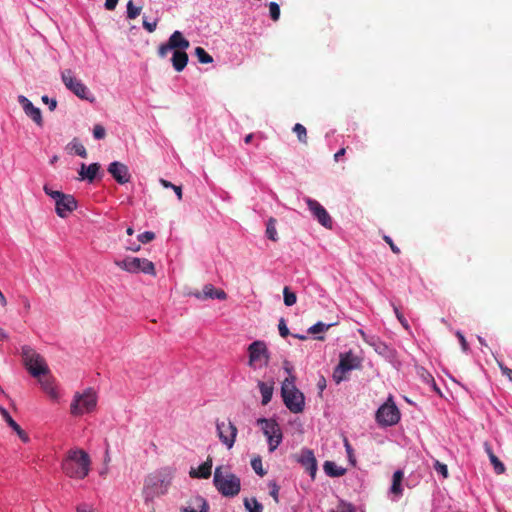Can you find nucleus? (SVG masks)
<instances>
[{"mask_svg":"<svg viewBox=\"0 0 512 512\" xmlns=\"http://www.w3.org/2000/svg\"><path fill=\"white\" fill-rule=\"evenodd\" d=\"M76 512H94V509L87 504H80L77 506Z\"/></svg>","mask_w":512,"mask_h":512,"instance_id":"55","label":"nucleus"},{"mask_svg":"<svg viewBox=\"0 0 512 512\" xmlns=\"http://www.w3.org/2000/svg\"><path fill=\"white\" fill-rule=\"evenodd\" d=\"M244 506L248 512H262L263 506L256 498H245Z\"/></svg>","mask_w":512,"mask_h":512,"instance_id":"30","label":"nucleus"},{"mask_svg":"<svg viewBox=\"0 0 512 512\" xmlns=\"http://www.w3.org/2000/svg\"><path fill=\"white\" fill-rule=\"evenodd\" d=\"M331 512H354L351 504L341 502L338 506V511L332 510Z\"/></svg>","mask_w":512,"mask_h":512,"instance_id":"49","label":"nucleus"},{"mask_svg":"<svg viewBox=\"0 0 512 512\" xmlns=\"http://www.w3.org/2000/svg\"><path fill=\"white\" fill-rule=\"evenodd\" d=\"M455 335L459 339V342H460V345L462 347V350L464 352H467L469 350V345H468V342L466 341L464 335L460 331H457L455 333Z\"/></svg>","mask_w":512,"mask_h":512,"instance_id":"48","label":"nucleus"},{"mask_svg":"<svg viewBox=\"0 0 512 512\" xmlns=\"http://www.w3.org/2000/svg\"><path fill=\"white\" fill-rule=\"evenodd\" d=\"M107 170L119 184H126L130 181L131 175L129 169L124 163L114 161L109 164Z\"/></svg>","mask_w":512,"mask_h":512,"instance_id":"15","label":"nucleus"},{"mask_svg":"<svg viewBox=\"0 0 512 512\" xmlns=\"http://www.w3.org/2000/svg\"><path fill=\"white\" fill-rule=\"evenodd\" d=\"M266 235L272 241H277L276 219L270 218L266 226Z\"/></svg>","mask_w":512,"mask_h":512,"instance_id":"33","label":"nucleus"},{"mask_svg":"<svg viewBox=\"0 0 512 512\" xmlns=\"http://www.w3.org/2000/svg\"><path fill=\"white\" fill-rule=\"evenodd\" d=\"M490 462L493 465L494 470L497 474H502L505 472V466L497 456H493L492 458H490Z\"/></svg>","mask_w":512,"mask_h":512,"instance_id":"40","label":"nucleus"},{"mask_svg":"<svg viewBox=\"0 0 512 512\" xmlns=\"http://www.w3.org/2000/svg\"><path fill=\"white\" fill-rule=\"evenodd\" d=\"M278 329H279V334L282 336V337H287L289 335V329L285 323V320L283 318L280 319L279 321V324H278Z\"/></svg>","mask_w":512,"mask_h":512,"instance_id":"46","label":"nucleus"},{"mask_svg":"<svg viewBox=\"0 0 512 512\" xmlns=\"http://www.w3.org/2000/svg\"><path fill=\"white\" fill-rule=\"evenodd\" d=\"M114 263L117 267L129 273L143 272L152 276L156 274L153 262L145 258L126 257L123 260H115Z\"/></svg>","mask_w":512,"mask_h":512,"instance_id":"7","label":"nucleus"},{"mask_svg":"<svg viewBox=\"0 0 512 512\" xmlns=\"http://www.w3.org/2000/svg\"><path fill=\"white\" fill-rule=\"evenodd\" d=\"M0 304L2 307H5L7 305V300L4 294L0 291Z\"/></svg>","mask_w":512,"mask_h":512,"instance_id":"63","label":"nucleus"},{"mask_svg":"<svg viewBox=\"0 0 512 512\" xmlns=\"http://www.w3.org/2000/svg\"><path fill=\"white\" fill-rule=\"evenodd\" d=\"M169 50H173V49H172L171 47H169V43H168V42H167V43H163V44H161V45L158 47V51H157L158 56H159L160 58H164V57H166V55H167V53H168V51H169Z\"/></svg>","mask_w":512,"mask_h":512,"instance_id":"47","label":"nucleus"},{"mask_svg":"<svg viewBox=\"0 0 512 512\" xmlns=\"http://www.w3.org/2000/svg\"><path fill=\"white\" fill-rule=\"evenodd\" d=\"M317 386H318V388H319V390H320L321 392L325 389V387H326V380H325V378H324V377H321V378L319 379V381H318V383H317Z\"/></svg>","mask_w":512,"mask_h":512,"instance_id":"59","label":"nucleus"},{"mask_svg":"<svg viewBox=\"0 0 512 512\" xmlns=\"http://www.w3.org/2000/svg\"><path fill=\"white\" fill-rule=\"evenodd\" d=\"M306 203L309 210L316 217L318 222L326 228H332V219L326 209L316 200L307 198Z\"/></svg>","mask_w":512,"mask_h":512,"instance_id":"14","label":"nucleus"},{"mask_svg":"<svg viewBox=\"0 0 512 512\" xmlns=\"http://www.w3.org/2000/svg\"><path fill=\"white\" fill-rule=\"evenodd\" d=\"M42 389L53 399L58 397V393L54 386V381L49 375V371L46 374H41L40 377H37Z\"/></svg>","mask_w":512,"mask_h":512,"instance_id":"23","label":"nucleus"},{"mask_svg":"<svg viewBox=\"0 0 512 512\" xmlns=\"http://www.w3.org/2000/svg\"><path fill=\"white\" fill-rule=\"evenodd\" d=\"M344 446L346 448L349 458L351 459L353 450L347 438L344 439Z\"/></svg>","mask_w":512,"mask_h":512,"instance_id":"58","label":"nucleus"},{"mask_svg":"<svg viewBox=\"0 0 512 512\" xmlns=\"http://www.w3.org/2000/svg\"><path fill=\"white\" fill-rule=\"evenodd\" d=\"M393 308H394L395 315H396L398 321L403 326V328L407 331H410V325H409L408 321L406 320V318L404 317V315L399 311L398 307L394 306Z\"/></svg>","mask_w":512,"mask_h":512,"instance_id":"43","label":"nucleus"},{"mask_svg":"<svg viewBox=\"0 0 512 512\" xmlns=\"http://www.w3.org/2000/svg\"><path fill=\"white\" fill-rule=\"evenodd\" d=\"M173 190H174V192L176 193L177 198H178L179 200H181V199H182V188H181V186H176V185H174Z\"/></svg>","mask_w":512,"mask_h":512,"instance_id":"61","label":"nucleus"},{"mask_svg":"<svg viewBox=\"0 0 512 512\" xmlns=\"http://www.w3.org/2000/svg\"><path fill=\"white\" fill-rule=\"evenodd\" d=\"M323 468H324L325 473L331 477H339V476L344 475L346 472V470L344 468L337 466L332 461H326L324 463Z\"/></svg>","mask_w":512,"mask_h":512,"instance_id":"28","label":"nucleus"},{"mask_svg":"<svg viewBox=\"0 0 512 512\" xmlns=\"http://www.w3.org/2000/svg\"><path fill=\"white\" fill-rule=\"evenodd\" d=\"M188 54L185 50L173 51L171 58L172 66L177 72H181L187 66Z\"/></svg>","mask_w":512,"mask_h":512,"instance_id":"24","label":"nucleus"},{"mask_svg":"<svg viewBox=\"0 0 512 512\" xmlns=\"http://www.w3.org/2000/svg\"><path fill=\"white\" fill-rule=\"evenodd\" d=\"M249 366H266L269 361V353L264 341H254L248 346Z\"/></svg>","mask_w":512,"mask_h":512,"instance_id":"12","label":"nucleus"},{"mask_svg":"<svg viewBox=\"0 0 512 512\" xmlns=\"http://www.w3.org/2000/svg\"><path fill=\"white\" fill-rule=\"evenodd\" d=\"M296 377H286L282 382L281 396L285 406L292 413H301L305 407L304 394L295 386Z\"/></svg>","mask_w":512,"mask_h":512,"instance_id":"2","label":"nucleus"},{"mask_svg":"<svg viewBox=\"0 0 512 512\" xmlns=\"http://www.w3.org/2000/svg\"><path fill=\"white\" fill-rule=\"evenodd\" d=\"M251 466L258 475L264 476L266 474V471L263 470L262 460L260 457L253 458L251 460Z\"/></svg>","mask_w":512,"mask_h":512,"instance_id":"38","label":"nucleus"},{"mask_svg":"<svg viewBox=\"0 0 512 512\" xmlns=\"http://www.w3.org/2000/svg\"><path fill=\"white\" fill-rule=\"evenodd\" d=\"M333 324H325L323 322H317L308 329L310 334H318L327 331Z\"/></svg>","mask_w":512,"mask_h":512,"instance_id":"35","label":"nucleus"},{"mask_svg":"<svg viewBox=\"0 0 512 512\" xmlns=\"http://www.w3.org/2000/svg\"><path fill=\"white\" fill-rule=\"evenodd\" d=\"M383 239L390 246L393 253H395V254L400 253V249L394 244L393 240L389 236L385 235L383 237Z\"/></svg>","mask_w":512,"mask_h":512,"instance_id":"50","label":"nucleus"},{"mask_svg":"<svg viewBox=\"0 0 512 512\" xmlns=\"http://www.w3.org/2000/svg\"><path fill=\"white\" fill-rule=\"evenodd\" d=\"M214 486L225 497H234L241 490V481L238 476L233 473L222 472V467H217L214 471Z\"/></svg>","mask_w":512,"mask_h":512,"instance_id":"3","label":"nucleus"},{"mask_svg":"<svg viewBox=\"0 0 512 512\" xmlns=\"http://www.w3.org/2000/svg\"><path fill=\"white\" fill-rule=\"evenodd\" d=\"M61 79L65 87L73 94L83 100L93 101L94 98L89 97V91L86 85L74 76L71 69H65L61 72Z\"/></svg>","mask_w":512,"mask_h":512,"instance_id":"9","label":"nucleus"},{"mask_svg":"<svg viewBox=\"0 0 512 512\" xmlns=\"http://www.w3.org/2000/svg\"><path fill=\"white\" fill-rule=\"evenodd\" d=\"M0 413H1L2 417H3V419L6 421V423L13 429V431H15L17 433L19 438L24 443L29 442L30 439H29L28 434L19 426L18 423H16L13 420V418L10 416L8 411L5 408L0 407Z\"/></svg>","mask_w":512,"mask_h":512,"instance_id":"19","label":"nucleus"},{"mask_svg":"<svg viewBox=\"0 0 512 512\" xmlns=\"http://www.w3.org/2000/svg\"><path fill=\"white\" fill-rule=\"evenodd\" d=\"M100 168L101 166L99 163H92L88 166L82 163L79 170V176L82 180H87L88 182L92 183L100 171Z\"/></svg>","mask_w":512,"mask_h":512,"instance_id":"21","label":"nucleus"},{"mask_svg":"<svg viewBox=\"0 0 512 512\" xmlns=\"http://www.w3.org/2000/svg\"><path fill=\"white\" fill-rule=\"evenodd\" d=\"M270 17L273 21H278L280 18V7L276 2L269 3Z\"/></svg>","mask_w":512,"mask_h":512,"instance_id":"39","label":"nucleus"},{"mask_svg":"<svg viewBox=\"0 0 512 512\" xmlns=\"http://www.w3.org/2000/svg\"><path fill=\"white\" fill-rule=\"evenodd\" d=\"M293 132L296 133L297 138L301 143L307 144V142H308L307 130L302 124L296 123L293 127Z\"/></svg>","mask_w":512,"mask_h":512,"instance_id":"31","label":"nucleus"},{"mask_svg":"<svg viewBox=\"0 0 512 512\" xmlns=\"http://www.w3.org/2000/svg\"><path fill=\"white\" fill-rule=\"evenodd\" d=\"M71 144H72L73 150L75 151V153L78 156H80L82 158L87 157L86 148L77 139H74Z\"/></svg>","mask_w":512,"mask_h":512,"instance_id":"37","label":"nucleus"},{"mask_svg":"<svg viewBox=\"0 0 512 512\" xmlns=\"http://www.w3.org/2000/svg\"><path fill=\"white\" fill-rule=\"evenodd\" d=\"M119 0H106L105 1V8L109 11H112L116 8Z\"/></svg>","mask_w":512,"mask_h":512,"instance_id":"54","label":"nucleus"},{"mask_svg":"<svg viewBox=\"0 0 512 512\" xmlns=\"http://www.w3.org/2000/svg\"><path fill=\"white\" fill-rule=\"evenodd\" d=\"M499 366L503 375L507 376L509 380L512 381V369L504 366L503 364H500Z\"/></svg>","mask_w":512,"mask_h":512,"instance_id":"56","label":"nucleus"},{"mask_svg":"<svg viewBox=\"0 0 512 512\" xmlns=\"http://www.w3.org/2000/svg\"><path fill=\"white\" fill-rule=\"evenodd\" d=\"M278 493H279V487L277 486L276 483H273L271 484V491H270V495L273 497L274 501L276 503L279 502V496H278Z\"/></svg>","mask_w":512,"mask_h":512,"instance_id":"52","label":"nucleus"},{"mask_svg":"<svg viewBox=\"0 0 512 512\" xmlns=\"http://www.w3.org/2000/svg\"><path fill=\"white\" fill-rule=\"evenodd\" d=\"M165 472L166 474L163 478H148L146 480L147 486L150 484L153 486H157L158 484L160 485L161 490L157 492L158 494H165L167 492V488L173 476V471L171 469H166Z\"/></svg>","mask_w":512,"mask_h":512,"instance_id":"22","label":"nucleus"},{"mask_svg":"<svg viewBox=\"0 0 512 512\" xmlns=\"http://www.w3.org/2000/svg\"><path fill=\"white\" fill-rule=\"evenodd\" d=\"M42 101L46 104H49V110L50 111H53L55 110L56 106H57V101L56 99H50L47 95H44L42 97Z\"/></svg>","mask_w":512,"mask_h":512,"instance_id":"51","label":"nucleus"},{"mask_svg":"<svg viewBox=\"0 0 512 512\" xmlns=\"http://www.w3.org/2000/svg\"><path fill=\"white\" fill-rule=\"evenodd\" d=\"M154 238H155V233L151 232V231H146V232L138 235V240L141 243H148V242L154 240Z\"/></svg>","mask_w":512,"mask_h":512,"instance_id":"45","label":"nucleus"},{"mask_svg":"<svg viewBox=\"0 0 512 512\" xmlns=\"http://www.w3.org/2000/svg\"><path fill=\"white\" fill-rule=\"evenodd\" d=\"M97 404V397L92 389L86 390L83 394L76 393L71 403V414L78 416L92 411Z\"/></svg>","mask_w":512,"mask_h":512,"instance_id":"8","label":"nucleus"},{"mask_svg":"<svg viewBox=\"0 0 512 512\" xmlns=\"http://www.w3.org/2000/svg\"><path fill=\"white\" fill-rule=\"evenodd\" d=\"M21 354L26 369L33 377H40L49 371L44 358L30 346H23Z\"/></svg>","mask_w":512,"mask_h":512,"instance_id":"5","label":"nucleus"},{"mask_svg":"<svg viewBox=\"0 0 512 512\" xmlns=\"http://www.w3.org/2000/svg\"><path fill=\"white\" fill-rule=\"evenodd\" d=\"M484 449H485V452L487 453L489 459L492 458L493 456H496L492 450L491 445L488 442L484 443Z\"/></svg>","mask_w":512,"mask_h":512,"instance_id":"57","label":"nucleus"},{"mask_svg":"<svg viewBox=\"0 0 512 512\" xmlns=\"http://www.w3.org/2000/svg\"><path fill=\"white\" fill-rule=\"evenodd\" d=\"M93 136L97 140L104 139L106 136V130L101 124H96L93 127Z\"/></svg>","mask_w":512,"mask_h":512,"instance_id":"42","label":"nucleus"},{"mask_svg":"<svg viewBox=\"0 0 512 512\" xmlns=\"http://www.w3.org/2000/svg\"><path fill=\"white\" fill-rule=\"evenodd\" d=\"M283 368L284 370L287 372L288 376L287 377H296L294 374H293V367L292 365L290 364V362L288 361H284L283 362Z\"/></svg>","mask_w":512,"mask_h":512,"instance_id":"53","label":"nucleus"},{"mask_svg":"<svg viewBox=\"0 0 512 512\" xmlns=\"http://www.w3.org/2000/svg\"><path fill=\"white\" fill-rule=\"evenodd\" d=\"M211 469H212V460L210 458L207 459L203 464L199 466V468L191 469L189 472V475L191 478H203L207 479L211 476Z\"/></svg>","mask_w":512,"mask_h":512,"instance_id":"25","label":"nucleus"},{"mask_svg":"<svg viewBox=\"0 0 512 512\" xmlns=\"http://www.w3.org/2000/svg\"><path fill=\"white\" fill-rule=\"evenodd\" d=\"M160 183L165 187V188H172L174 187V184H172L171 182L165 180V179H161L160 180Z\"/></svg>","mask_w":512,"mask_h":512,"instance_id":"62","label":"nucleus"},{"mask_svg":"<svg viewBox=\"0 0 512 512\" xmlns=\"http://www.w3.org/2000/svg\"><path fill=\"white\" fill-rule=\"evenodd\" d=\"M7 338H8L7 333L4 331V329H3V328H1V327H0V341H1V340H5V339H7Z\"/></svg>","mask_w":512,"mask_h":512,"instance_id":"64","label":"nucleus"},{"mask_svg":"<svg viewBox=\"0 0 512 512\" xmlns=\"http://www.w3.org/2000/svg\"><path fill=\"white\" fill-rule=\"evenodd\" d=\"M43 189L48 196L55 200V210L59 217L66 218L77 208V201L74 196L52 190L48 185H45Z\"/></svg>","mask_w":512,"mask_h":512,"instance_id":"4","label":"nucleus"},{"mask_svg":"<svg viewBox=\"0 0 512 512\" xmlns=\"http://www.w3.org/2000/svg\"><path fill=\"white\" fill-rule=\"evenodd\" d=\"M169 47L173 51L186 50L190 47V42L183 36L180 31H174L168 39Z\"/></svg>","mask_w":512,"mask_h":512,"instance_id":"20","label":"nucleus"},{"mask_svg":"<svg viewBox=\"0 0 512 512\" xmlns=\"http://www.w3.org/2000/svg\"><path fill=\"white\" fill-rule=\"evenodd\" d=\"M18 102L21 104L25 114L30 117L37 126H43V118L41 114V110L38 107H35L33 103L25 96H18Z\"/></svg>","mask_w":512,"mask_h":512,"instance_id":"17","label":"nucleus"},{"mask_svg":"<svg viewBox=\"0 0 512 512\" xmlns=\"http://www.w3.org/2000/svg\"><path fill=\"white\" fill-rule=\"evenodd\" d=\"M434 469L437 473L441 474L443 476V478H448L449 473H448V468H447L446 464H443V463L439 462L438 460H436L434 463Z\"/></svg>","mask_w":512,"mask_h":512,"instance_id":"41","label":"nucleus"},{"mask_svg":"<svg viewBox=\"0 0 512 512\" xmlns=\"http://www.w3.org/2000/svg\"><path fill=\"white\" fill-rule=\"evenodd\" d=\"M195 55L198 59V61L202 64H208L213 62V58L211 55H209L204 48L202 47H196L195 48Z\"/></svg>","mask_w":512,"mask_h":512,"instance_id":"32","label":"nucleus"},{"mask_svg":"<svg viewBox=\"0 0 512 512\" xmlns=\"http://www.w3.org/2000/svg\"><path fill=\"white\" fill-rule=\"evenodd\" d=\"M403 476H404V474L401 470H397L393 474L392 485H391L390 491L395 496L402 495L401 483L403 480Z\"/></svg>","mask_w":512,"mask_h":512,"instance_id":"27","label":"nucleus"},{"mask_svg":"<svg viewBox=\"0 0 512 512\" xmlns=\"http://www.w3.org/2000/svg\"><path fill=\"white\" fill-rule=\"evenodd\" d=\"M297 461L306 469L312 478L317 472V461L314 453L310 449H303L297 458Z\"/></svg>","mask_w":512,"mask_h":512,"instance_id":"18","label":"nucleus"},{"mask_svg":"<svg viewBox=\"0 0 512 512\" xmlns=\"http://www.w3.org/2000/svg\"><path fill=\"white\" fill-rule=\"evenodd\" d=\"M190 295L194 296L199 300H207V299H219L226 300L227 294L222 289H216L212 284H206L202 291L196 290L191 292Z\"/></svg>","mask_w":512,"mask_h":512,"instance_id":"16","label":"nucleus"},{"mask_svg":"<svg viewBox=\"0 0 512 512\" xmlns=\"http://www.w3.org/2000/svg\"><path fill=\"white\" fill-rule=\"evenodd\" d=\"M91 463V458L86 451L73 448L67 451L62 460L61 468L69 478L81 480L89 475Z\"/></svg>","mask_w":512,"mask_h":512,"instance_id":"1","label":"nucleus"},{"mask_svg":"<svg viewBox=\"0 0 512 512\" xmlns=\"http://www.w3.org/2000/svg\"><path fill=\"white\" fill-rule=\"evenodd\" d=\"M194 505L199 508V510L191 507L183 508L181 512H208L209 511V505L207 501L201 497L196 496L194 498Z\"/></svg>","mask_w":512,"mask_h":512,"instance_id":"29","label":"nucleus"},{"mask_svg":"<svg viewBox=\"0 0 512 512\" xmlns=\"http://www.w3.org/2000/svg\"><path fill=\"white\" fill-rule=\"evenodd\" d=\"M141 7H135L132 0H129L127 3V18L135 19L140 15Z\"/></svg>","mask_w":512,"mask_h":512,"instance_id":"36","label":"nucleus"},{"mask_svg":"<svg viewBox=\"0 0 512 512\" xmlns=\"http://www.w3.org/2000/svg\"><path fill=\"white\" fill-rule=\"evenodd\" d=\"M264 435L267 437L269 452H273L282 442V431L279 424L273 419H259Z\"/></svg>","mask_w":512,"mask_h":512,"instance_id":"10","label":"nucleus"},{"mask_svg":"<svg viewBox=\"0 0 512 512\" xmlns=\"http://www.w3.org/2000/svg\"><path fill=\"white\" fill-rule=\"evenodd\" d=\"M258 387L262 396V405H267L273 396L274 386L273 382L267 383L263 381L258 382Z\"/></svg>","mask_w":512,"mask_h":512,"instance_id":"26","label":"nucleus"},{"mask_svg":"<svg viewBox=\"0 0 512 512\" xmlns=\"http://www.w3.org/2000/svg\"><path fill=\"white\" fill-rule=\"evenodd\" d=\"M143 27L149 32V33H153L156 28H157V24H158V19H155L154 21L152 22H149L146 17H143Z\"/></svg>","mask_w":512,"mask_h":512,"instance_id":"44","label":"nucleus"},{"mask_svg":"<svg viewBox=\"0 0 512 512\" xmlns=\"http://www.w3.org/2000/svg\"><path fill=\"white\" fill-rule=\"evenodd\" d=\"M346 153V148H341L338 152L335 153L334 159L335 161H339L340 157L344 156Z\"/></svg>","mask_w":512,"mask_h":512,"instance_id":"60","label":"nucleus"},{"mask_svg":"<svg viewBox=\"0 0 512 512\" xmlns=\"http://www.w3.org/2000/svg\"><path fill=\"white\" fill-rule=\"evenodd\" d=\"M217 435L220 441L228 448L231 449L235 443L237 436V427L230 421H217L216 423Z\"/></svg>","mask_w":512,"mask_h":512,"instance_id":"13","label":"nucleus"},{"mask_svg":"<svg viewBox=\"0 0 512 512\" xmlns=\"http://www.w3.org/2000/svg\"><path fill=\"white\" fill-rule=\"evenodd\" d=\"M376 419L379 424L384 426H392L400 420V412L390 396L376 413Z\"/></svg>","mask_w":512,"mask_h":512,"instance_id":"11","label":"nucleus"},{"mask_svg":"<svg viewBox=\"0 0 512 512\" xmlns=\"http://www.w3.org/2000/svg\"><path fill=\"white\" fill-rule=\"evenodd\" d=\"M284 303L286 306H292L297 301L296 294L290 290L288 286H285L283 289Z\"/></svg>","mask_w":512,"mask_h":512,"instance_id":"34","label":"nucleus"},{"mask_svg":"<svg viewBox=\"0 0 512 512\" xmlns=\"http://www.w3.org/2000/svg\"><path fill=\"white\" fill-rule=\"evenodd\" d=\"M361 366L362 359L352 351L341 353L339 356V363L333 372V379L336 383H340L346 379V374L349 371L360 369Z\"/></svg>","mask_w":512,"mask_h":512,"instance_id":"6","label":"nucleus"}]
</instances>
